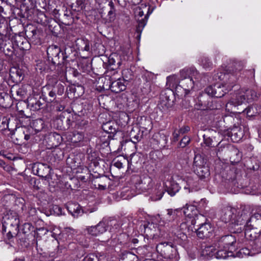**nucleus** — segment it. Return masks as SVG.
<instances>
[{
  "mask_svg": "<svg viewBox=\"0 0 261 261\" xmlns=\"http://www.w3.org/2000/svg\"><path fill=\"white\" fill-rule=\"evenodd\" d=\"M76 45L80 50L89 51L90 50L89 42L87 39L83 38L77 39Z\"/></svg>",
  "mask_w": 261,
  "mask_h": 261,
  "instance_id": "30",
  "label": "nucleus"
},
{
  "mask_svg": "<svg viewBox=\"0 0 261 261\" xmlns=\"http://www.w3.org/2000/svg\"><path fill=\"white\" fill-rule=\"evenodd\" d=\"M107 76L109 77V87L112 92L117 93L126 89L127 81L123 78L117 77L118 72L114 68L112 70L107 71Z\"/></svg>",
  "mask_w": 261,
  "mask_h": 261,
  "instance_id": "7",
  "label": "nucleus"
},
{
  "mask_svg": "<svg viewBox=\"0 0 261 261\" xmlns=\"http://www.w3.org/2000/svg\"><path fill=\"white\" fill-rule=\"evenodd\" d=\"M243 94H245L246 97V100L247 102H250L252 100H254L257 98V95L256 92L252 89H247L245 92H243Z\"/></svg>",
  "mask_w": 261,
  "mask_h": 261,
  "instance_id": "37",
  "label": "nucleus"
},
{
  "mask_svg": "<svg viewBox=\"0 0 261 261\" xmlns=\"http://www.w3.org/2000/svg\"><path fill=\"white\" fill-rule=\"evenodd\" d=\"M14 43L22 50H28L30 47V44L28 40L21 35H16L14 37Z\"/></svg>",
  "mask_w": 261,
  "mask_h": 261,
  "instance_id": "20",
  "label": "nucleus"
},
{
  "mask_svg": "<svg viewBox=\"0 0 261 261\" xmlns=\"http://www.w3.org/2000/svg\"><path fill=\"white\" fill-rule=\"evenodd\" d=\"M190 140L191 139L189 137H184L179 143L178 146L181 148L185 147L189 143Z\"/></svg>",
  "mask_w": 261,
  "mask_h": 261,
  "instance_id": "52",
  "label": "nucleus"
},
{
  "mask_svg": "<svg viewBox=\"0 0 261 261\" xmlns=\"http://www.w3.org/2000/svg\"><path fill=\"white\" fill-rule=\"evenodd\" d=\"M242 154L237 148H231L229 160L232 164H235L239 163L242 159Z\"/></svg>",
  "mask_w": 261,
  "mask_h": 261,
  "instance_id": "28",
  "label": "nucleus"
},
{
  "mask_svg": "<svg viewBox=\"0 0 261 261\" xmlns=\"http://www.w3.org/2000/svg\"><path fill=\"white\" fill-rule=\"evenodd\" d=\"M67 208L74 217H77L83 213L81 207L77 203L69 202L67 205Z\"/></svg>",
  "mask_w": 261,
  "mask_h": 261,
  "instance_id": "23",
  "label": "nucleus"
},
{
  "mask_svg": "<svg viewBox=\"0 0 261 261\" xmlns=\"http://www.w3.org/2000/svg\"><path fill=\"white\" fill-rule=\"evenodd\" d=\"M131 140L134 143L136 144L137 142L140 140V136L139 134L133 135L132 132L130 133Z\"/></svg>",
  "mask_w": 261,
  "mask_h": 261,
  "instance_id": "58",
  "label": "nucleus"
},
{
  "mask_svg": "<svg viewBox=\"0 0 261 261\" xmlns=\"http://www.w3.org/2000/svg\"><path fill=\"white\" fill-rule=\"evenodd\" d=\"M250 253V250L247 248H242L239 252V253L242 255V257L249 255Z\"/></svg>",
  "mask_w": 261,
  "mask_h": 261,
  "instance_id": "56",
  "label": "nucleus"
},
{
  "mask_svg": "<svg viewBox=\"0 0 261 261\" xmlns=\"http://www.w3.org/2000/svg\"><path fill=\"white\" fill-rule=\"evenodd\" d=\"M182 215L181 210L169 209L164 219L167 222H172L177 219Z\"/></svg>",
  "mask_w": 261,
  "mask_h": 261,
  "instance_id": "21",
  "label": "nucleus"
},
{
  "mask_svg": "<svg viewBox=\"0 0 261 261\" xmlns=\"http://www.w3.org/2000/svg\"><path fill=\"white\" fill-rule=\"evenodd\" d=\"M173 89H175L176 94L181 97L186 96L189 92H187L181 85V83L178 84Z\"/></svg>",
  "mask_w": 261,
  "mask_h": 261,
  "instance_id": "48",
  "label": "nucleus"
},
{
  "mask_svg": "<svg viewBox=\"0 0 261 261\" xmlns=\"http://www.w3.org/2000/svg\"><path fill=\"white\" fill-rule=\"evenodd\" d=\"M236 68V71L232 73H221V77L223 75L225 79L224 83H217L214 85L210 86L205 89V92L207 95L217 98L222 97L228 91H230L236 84L239 76V71L243 68V66L240 63H236L234 65Z\"/></svg>",
  "mask_w": 261,
  "mask_h": 261,
  "instance_id": "1",
  "label": "nucleus"
},
{
  "mask_svg": "<svg viewBox=\"0 0 261 261\" xmlns=\"http://www.w3.org/2000/svg\"><path fill=\"white\" fill-rule=\"evenodd\" d=\"M10 119L4 117L2 119L1 122H0V129L1 130L8 129L10 130L11 128L9 127Z\"/></svg>",
  "mask_w": 261,
  "mask_h": 261,
  "instance_id": "47",
  "label": "nucleus"
},
{
  "mask_svg": "<svg viewBox=\"0 0 261 261\" xmlns=\"http://www.w3.org/2000/svg\"><path fill=\"white\" fill-rule=\"evenodd\" d=\"M84 5L83 0H76L75 3L71 5L72 9L75 11H81L84 8Z\"/></svg>",
  "mask_w": 261,
  "mask_h": 261,
  "instance_id": "49",
  "label": "nucleus"
},
{
  "mask_svg": "<svg viewBox=\"0 0 261 261\" xmlns=\"http://www.w3.org/2000/svg\"><path fill=\"white\" fill-rule=\"evenodd\" d=\"M37 30L35 29H33L31 31H26L25 33L28 37L30 38H35V36L37 34Z\"/></svg>",
  "mask_w": 261,
  "mask_h": 261,
  "instance_id": "57",
  "label": "nucleus"
},
{
  "mask_svg": "<svg viewBox=\"0 0 261 261\" xmlns=\"http://www.w3.org/2000/svg\"><path fill=\"white\" fill-rule=\"evenodd\" d=\"M147 21V16L146 15L143 18L141 19H138V25L136 27V32L140 35L143 28L146 24Z\"/></svg>",
  "mask_w": 261,
  "mask_h": 261,
  "instance_id": "42",
  "label": "nucleus"
},
{
  "mask_svg": "<svg viewBox=\"0 0 261 261\" xmlns=\"http://www.w3.org/2000/svg\"><path fill=\"white\" fill-rule=\"evenodd\" d=\"M230 133L232 139L233 140L234 142L239 141L242 138L243 134L241 128L237 126H234L233 127L231 128Z\"/></svg>",
  "mask_w": 261,
  "mask_h": 261,
  "instance_id": "29",
  "label": "nucleus"
},
{
  "mask_svg": "<svg viewBox=\"0 0 261 261\" xmlns=\"http://www.w3.org/2000/svg\"><path fill=\"white\" fill-rule=\"evenodd\" d=\"M204 143L208 147H213L214 145L213 144V141L210 137H207L205 135H203Z\"/></svg>",
  "mask_w": 261,
  "mask_h": 261,
  "instance_id": "54",
  "label": "nucleus"
},
{
  "mask_svg": "<svg viewBox=\"0 0 261 261\" xmlns=\"http://www.w3.org/2000/svg\"><path fill=\"white\" fill-rule=\"evenodd\" d=\"M19 219L17 213L12 210H8L3 218V231L7 233L9 239L16 235L18 232Z\"/></svg>",
  "mask_w": 261,
  "mask_h": 261,
  "instance_id": "3",
  "label": "nucleus"
},
{
  "mask_svg": "<svg viewBox=\"0 0 261 261\" xmlns=\"http://www.w3.org/2000/svg\"><path fill=\"white\" fill-rule=\"evenodd\" d=\"M260 232L261 230H257L253 229V228H251L246 227L245 235L246 238L253 241L257 239Z\"/></svg>",
  "mask_w": 261,
  "mask_h": 261,
  "instance_id": "24",
  "label": "nucleus"
},
{
  "mask_svg": "<svg viewBox=\"0 0 261 261\" xmlns=\"http://www.w3.org/2000/svg\"><path fill=\"white\" fill-rule=\"evenodd\" d=\"M6 106L4 96H2V94H0V107H5Z\"/></svg>",
  "mask_w": 261,
  "mask_h": 261,
  "instance_id": "61",
  "label": "nucleus"
},
{
  "mask_svg": "<svg viewBox=\"0 0 261 261\" xmlns=\"http://www.w3.org/2000/svg\"><path fill=\"white\" fill-rule=\"evenodd\" d=\"M245 220L244 224L246 223V227L257 230H261V215L259 213H254L248 220Z\"/></svg>",
  "mask_w": 261,
  "mask_h": 261,
  "instance_id": "14",
  "label": "nucleus"
},
{
  "mask_svg": "<svg viewBox=\"0 0 261 261\" xmlns=\"http://www.w3.org/2000/svg\"><path fill=\"white\" fill-rule=\"evenodd\" d=\"M47 54L48 60L55 65L63 64L65 58L67 57L61 54L60 47L56 45H50L47 49Z\"/></svg>",
  "mask_w": 261,
  "mask_h": 261,
  "instance_id": "9",
  "label": "nucleus"
},
{
  "mask_svg": "<svg viewBox=\"0 0 261 261\" xmlns=\"http://www.w3.org/2000/svg\"><path fill=\"white\" fill-rule=\"evenodd\" d=\"M31 130H32L31 129ZM16 139L21 141L23 139L26 141L32 139V136L30 134V130L27 127H21L16 130L14 133Z\"/></svg>",
  "mask_w": 261,
  "mask_h": 261,
  "instance_id": "19",
  "label": "nucleus"
},
{
  "mask_svg": "<svg viewBox=\"0 0 261 261\" xmlns=\"http://www.w3.org/2000/svg\"><path fill=\"white\" fill-rule=\"evenodd\" d=\"M64 92V86L58 83V79L54 76L47 77L46 85L42 88V96L48 102L56 100L57 95H61Z\"/></svg>",
  "mask_w": 261,
  "mask_h": 261,
  "instance_id": "2",
  "label": "nucleus"
},
{
  "mask_svg": "<svg viewBox=\"0 0 261 261\" xmlns=\"http://www.w3.org/2000/svg\"><path fill=\"white\" fill-rule=\"evenodd\" d=\"M180 81L187 92L193 88L195 85H197L201 80V75L194 68L184 69L180 71Z\"/></svg>",
  "mask_w": 261,
  "mask_h": 261,
  "instance_id": "4",
  "label": "nucleus"
},
{
  "mask_svg": "<svg viewBox=\"0 0 261 261\" xmlns=\"http://www.w3.org/2000/svg\"><path fill=\"white\" fill-rule=\"evenodd\" d=\"M110 137L111 136L110 135L102 133V135L99 136L97 142L105 146L109 144Z\"/></svg>",
  "mask_w": 261,
  "mask_h": 261,
  "instance_id": "45",
  "label": "nucleus"
},
{
  "mask_svg": "<svg viewBox=\"0 0 261 261\" xmlns=\"http://www.w3.org/2000/svg\"><path fill=\"white\" fill-rule=\"evenodd\" d=\"M201 65L206 69H210L213 67V63L210 59L206 57H202L201 58Z\"/></svg>",
  "mask_w": 261,
  "mask_h": 261,
  "instance_id": "46",
  "label": "nucleus"
},
{
  "mask_svg": "<svg viewBox=\"0 0 261 261\" xmlns=\"http://www.w3.org/2000/svg\"><path fill=\"white\" fill-rule=\"evenodd\" d=\"M116 124L113 121H108L103 123L102 128L105 134L109 135L110 134H115L116 133Z\"/></svg>",
  "mask_w": 261,
  "mask_h": 261,
  "instance_id": "26",
  "label": "nucleus"
},
{
  "mask_svg": "<svg viewBox=\"0 0 261 261\" xmlns=\"http://www.w3.org/2000/svg\"><path fill=\"white\" fill-rule=\"evenodd\" d=\"M106 187H107L106 185H101L100 184L98 185V188L100 190H105L106 189Z\"/></svg>",
  "mask_w": 261,
  "mask_h": 261,
  "instance_id": "63",
  "label": "nucleus"
},
{
  "mask_svg": "<svg viewBox=\"0 0 261 261\" xmlns=\"http://www.w3.org/2000/svg\"><path fill=\"white\" fill-rule=\"evenodd\" d=\"M190 127L188 126H184L180 128L178 130L181 134H184L188 133L190 130Z\"/></svg>",
  "mask_w": 261,
  "mask_h": 261,
  "instance_id": "59",
  "label": "nucleus"
},
{
  "mask_svg": "<svg viewBox=\"0 0 261 261\" xmlns=\"http://www.w3.org/2000/svg\"><path fill=\"white\" fill-rule=\"evenodd\" d=\"M236 208L230 206L223 207L220 212V219L225 223L231 222L235 225H243L245 222V216H239Z\"/></svg>",
  "mask_w": 261,
  "mask_h": 261,
  "instance_id": "5",
  "label": "nucleus"
},
{
  "mask_svg": "<svg viewBox=\"0 0 261 261\" xmlns=\"http://www.w3.org/2000/svg\"><path fill=\"white\" fill-rule=\"evenodd\" d=\"M35 69L37 72L41 73L46 70V65L44 62L40 61L37 63Z\"/></svg>",
  "mask_w": 261,
  "mask_h": 261,
  "instance_id": "50",
  "label": "nucleus"
},
{
  "mask_svg": "<svg viewBox=\"0 0 261 261\" xmlns=\"http://www.w3.org/2000/svg\"><path fill=\"white\" fill-rule=\"evenodd\" d=\"M15 92L16 94L17 97L16 98L18 100L22 99L27 95V90L26 86L24 85L18 88Z\"/></svg>",
  "mask_w": 261,
  "mask_h": 261,
  "instance_id": "41",
  "label": "nucleus"
},
{
  "mask_svg": "<svg viewBox=\"0 0 261 261\" xmlns=\"http://www.w3.org/2000/svg\"><path fill=\"white\" fill-rule=\"evenodd\" d=\"M15 197L13 195H5L3 198V202H6V203L8 202H11L14 200Z\"/></svg>",
  "mask_w": 261,
  "mask_h": 261,
  "instance_id": "55",
  "label": "nucleus"
},
{
  "mask_svg": "<svg viewBox=\"0 0 261 261\" xmlns=\"http://www.w3.org/2000/svg\"><path fill=\"white\" fill-rule=\"evenodd\" d=\"M195 229L196 230L197 236L200 239L210 237L213 231V228L209 223L202 224L198 228Z\"/></svg>",
  "mask_w": 261,
  "mask_h": 261,
  "instance_id": "16",
  "label": "nucleus"
},
{
  "mask_svg": "<svg viewBox=\"0 0 261 261\" xmlns=\"http://www.w3.org/2000/svg\"><path fill=\"white\" fill-rule=\"evenodd\" d=\"M246 97L243 92L237 94L235 97H232L229 102L226 105V109L228 111L232 110V107H236L237 106L242 105L245 102Z\"/></svg>",
  "mask_w": 261,
  "mask_h": 261,
  "instance_id": "15",
  "label": "nucleus"
},
{
  "mask_svg": "<svg viewBox=\"0 0 261 261\" xmlns=\"http://www.w3.org/2000/svg\"><path fill=\"white\" fill-rule=\"evenodd\" d=\"M4 54L9 57H11L14 53V49L11 42L6 43L3 47Z\"/></svg>",
  "mask_w": 261,
  "mask_h": 261,
  "instance_id": "40",
  "label": "nucleus"
},
{
  "mask_svg": "<svg viewBox=\"0 0 261 261\" xmlns=\"http://www.w3.org/2000/svg\"><path fill=\"white\" fill-rule=\"evenodd\" d=\"M138 15L140 17H142L144 15V13L142 10H141V9H139L138 11L137 12Z\"/></svg>",
  "mask_w": 261,
  "mask_h": 261,
  "instance_id": "64",
  "label": "nucleus"
},
{
  "mask_svg": "<svg viewBox=\"0 0 261 261\" xmlns=\"http://www.w3.org/2000/svg\"><path fill=\"white\" fill-rule=\"evenodd\" d=\"M106 255L105 254H99L98 255L95 253L89 254L87 255L83 261H105Z\"/></svg>",
  "mask_w": 261,
  "mask_h": 261,
  "instance_id": "31",
  "label": "nucleus"
},
{
  "mask_svg": "<svg viewBox=\"0 0 261 261\" xmlns=\"http://www.w3.org/2000/svg\"><path fill=\"white\" fill-rule=\"evenodd\" d=\"M44 127V123L43 120L41 119H36L33 120L30 126L27 127L29 130L30 131V134L32 136V140H35V141L37 140L36 139V137L35 136V135H37L42 131Z\"/></svg>",
  "mask_w": 261,
  "mask_h": 261,
  "instance_id": "13",
  "label": "nucleus"
},
{
  "mask_svg": "<svg viewBox=\"0 0 261 261\" xmlns=\"http://www.w3.org/2000/svg\"><path fill=\"white\" fill-rule=\"evenodd\" d=\"M108 62L110 67L108 71L112 70V68H114L116 71L115 69L121 64L120 57L116 54H113L110 56L108 58Z\"/></svg>",
  "mask_w": 261,
  "mask_h": 261,
  "instance_id": "22",
  "label": "nucleus"
},
{
  "mask_svg": "<svg viewBox=\"0 0 261 261\" xmlns=\"http://www.w3.org/2000/svg\"><path fill=\"white\" fill-rule=\"evenodd\" d=\"M130 181L140 192H147L153 187L152 179L147 174L133 175Z\"/></svg>",
  "mask_w": 261,
  "mask_h": 261,
  "instance_id": "6",
  "label": "nucleus"
},
{
  "mask_svg": "<svg viewBox=\"0 0 261 261\" xmlns=\"http://www.w3.org/2000/svg\"><path fill=\"white\" fill-rule=\"evenodd\" d=\"M87 230L88 234L97 236L107 230V224L105 222L100 221L95 226L88 227Z\"/></svg>",
  "mask_w": 261,
  "mask_h": 261,
  "instance_id": "17",
  "label": "nucleus"
},
{
  "mask_svg": "<svg viewBox=\"0 0 261 261\" xmlns=\"http://www.w3.org/2000/svg\"><path fill=\"white\" fill-rule=\"evenodd\" d=\"M22 233L26 235L27 237H36L37 238L39 233L38 231H44L43 228H40L37 229L36 231L33 226L30 223H24L22 228Z\"/></svg>",
  "mask_w": 261,
  "mask_h": 261,
  "instance_id": "18",
  "label": "nucleus"
},
{
  "mask_svg": "<svg viewBox=\"0 0 261 261\" xmlns=\"http://www.w3.org/2000/svg\"><path fill=\"white\" fill-rule=\"evenodd\" d=\"M180 80L176 75H172L167 77L166 85L169 88H173L178 84Z\"/></svg>",
  "mask_w": 261,
  "mask_h": 261,
  "instance_id": "34",
  "label": "nucleus"
},
{
  "mask_svg": "<svg viewBox=\"0 0 261 261\" xmlns=\"http://www.w3.org/2000/svg\"><path fill=\"white\" fill-rule=\"evenodd\" d=\"M216 247V243L212 246H206L202 250V254L205 256L215 257Z\"/></svg>",
  "mask_w": 261,
  "mask_h": 261,
  "instance_id": "32",
  "label": "nucleus"
},
{
  "mask_svg": "<svg viewBox=\"0 0 261 261\" xmlns=\"http://www.w3.org/2000/svg\"><path fill=\"white\" fill-rule=\"evenodd\" d=\"M155 225L153 223H148L144 227V232L148 237H153L155 233Z\"/></svg>",
  "mask_w": 261,
  "mask_h": 261,
  "instance_id": "38",
  "label": "nucleus"
},
{
  "mask_svg": "<svg viewBox=\"0 0 261 261\" xmlns=\"http://www.w3.org/2000/svg\"><path fill=\"white\" fill-rule=\"evenodd\" d=\"M164 194V189L161 185H156L153 192L151 199L152 201L160 200Z\"/></svg>",
  "mask_w": 261,
  "mask_h": 261,
  "instance_id": "27",
  "label": "nucleus"
},
{
  "mask_svg": "<svg viewBox=\"0 0 261 261\" xmlns=\"http://www.w3.org/2000/svg\"><path fill=\"white\" fill-rule=\"evenodd\" d=\"M113 165L118 169H121L124 167V165L128 164V161L123 156H118L113 161Z\"/></svg>",
  "mask_w": 261,
  "mask_h": 261,
  "instance_id": "33",
  "label": "nucleus"
},
{
  "mask_svg": "<svg viewBox=\"0 0 261 261\" xmlns=\"http://www.w3.org/2000/svg\"><path fill=\"white\" fill-rule=\"evenodd\" d=\"M111 225H113L110 228V231L113 233L120 232V224L116 221H111Z\"/></svg>",
  "mask_w": 261,
  "mask_h": 261,
  "instance_id": "51",
  "label": "nucleus"
},
{
  "mask_svg": "<svg viewBox=\"0 0 261 261\" xmlns=\"http://www.w3.org/2000/svg\"><path fill=\"white\" fill-rule=\"evenodd\" d=\"M41 97L39 95H33L29 97L27 99V103L24 102H19L16 105V108L17 111L19 112V114L23 116H25L24 114V111L22 110H20L19 107L21 105L29 107L31 110L37 111L41 109L42 103L40 101Z\"/></svg>",
  "mask_w": 261,
  "mask_h": 261,
  "instance_id": "11",
  "label": "nucleus"
},
{
  "mask_svg": "<svg viewBox=\"0 0 261 261\" xmlns=\"http://www.w3.org/2000/svg\"><path fill=\"white\" fill-rule=\"evenodd\" d=\"M84 136L83 133L74 132L72 133L71 142L73 144L81 143L84 141Z\"/></svg>",
  "mask_w": 261,
  "mask_h": 261,
  "instance_id": "36",
  "label": "nucleus"
},
{
  "mask_svg": "<svg viewBox=\"0 0 261 261\" xmlns=\"http://www.w3.org/2000/svg\"><path fill=\"white\" fill-rule=\"evenodd\" d=\"M155 137L156 138L159 144L162 147L165 146L168 142V136L163 133H159Z\"/></svg>",
  "mask_w": 261,
  "mask_h": 261,
  "instance_id": "44",
  "label": "nucleus"
},
{
  "mask_svg": "<svg viewBox=\"0 0 261 261\" xmlns=\"http://www.w3.org/2000/svg\"><path fill=\"white\" fill-rule=\"evenodd\" d=\"M206 162L201 155H195L193 161V168L198 177L204 179L208 178L210 175L209 168L205 166Z\"/></svg>",
  "mask_w": 261,
  "mask_h": 261,
  "instance_id": "8",
  "label": "nucleus"
},
{
  "mask_svg": "<svg viewBox=\"0 0 261 261\" xmlns=\"http://www.w3.org/2000/svg\"><path fill=\"white\" fill-rule=\"evenodd\" d=\"M10 75L16 82H20L23 79L21 71L16 68H14L10 71Z\"/></svg>",
  "mask_w": 261,
  "mask_h": 261,
  "instance_id": "35",
  "label": "nucleus"
},
{
  "mask_svg": "<svg viewBox=\"0 0 261 261\" xmlns=\"http://www.w3.org/2000/svg\"><path fill=\"white\" fill-rule=\"evenodd\" d=\"M179 210H181L182 214L184 213L185 216L192 218L195 214L194 212L196 211V208L193 205H188Z\"/></svg>",
  "mask_w": 261,
  "mask_h": 261,
  "instance_id": "39",
  "label": "nucleus"
},
{
  "mask_svg": "<svg viewBox=\"0 0 261 261\" xmlns=\"http://www.w3.org/2000/svg\"><path fill=\"white\" fill-rule=\"evenodd\" d=\"M156 249L164 258L172 259L177 255V250L172 242H162L156 246Z\"/></svg>",
  "mask_w": 261,
  "mask_h": 261,
  "instance_id": "10",
  "label": "nucleus"
},
{
  "mask_svg": "<svg viewBox=\"0 0 261 261\" xmlns=\"http://www.w3.org/2000/svg\"><path fill=\"white\" fill-rule=\"evenodd\" d=\"M115 14V9H110V10L108 12V15L110 16V18H112L114 17Z\"/></svg>",
  "mask_w": 261,
  "mask_h": 261,
  "instance_id": "62",
  "label": "nucleus"
},
{
  "mask_svg": "<svg viewBox=\"0 0 261 261\" xmlns=\"http://www.w3.org/2000/svg\"><path fill=\"white\" fill-rule=\"evenodd\" d=\"M50 172L49 167L44 165H41L40 167L38 168L37 171L38 175L41 177H46L47 174Z\"/></svg>",
  "mask_w": 261,
  "mask_h": 261,
  "instance_id": "43",
  "label": "nucleus"
},
{
  "mask_svg": "<svg viewBox=\"0 0 261 261\" xmlns=\"http://www.w3.org/2000/svg\"><path fill=\"white\" fill-rule=\"evenodd\" d=\"M236 242L235 237L231 234L223 236L220 238H217L216 246L218 248L223 247L228 250L235 249L234 244Z\"/></svg>",
  "mask_w": 261,
  "mask_h": 261,
  "instance_id": "12",
  "label": "nucleus"
},
{
  "mask_svg": "<svg viewBox=\"0 0 261 261\" xmlns=\"http://www.w3.org/2000/svg\"><path fill=\"white\" fill-rule=\"evenodd\" d=\"M179 190L178 186L175 184L172 185L171 188H169L167 190L168 193L171 196L175 195L176 192Z\"/></svg>",
  "mask_w": 261,
  "mask_h": 261,
  "instance_id": "53",
  "label": "nucleus"
},
{
  "mask_svg": "<svg viewBox=\"0 0 261 261\" xmlns=\"http://www.w3.org/2000/svg\"><path fill=\"white\" fill-rule=\"evenodd\" d=\"M180 133L179 130H175L173 133V139L174 141H176L178 140L179 134Z\"/></svg>",
  "mask_w": 261,
  "mask_h": 261,
  "instance_id": "60",
  "label": "nucleus"
},
{
  "mask_svg": "<svg viewBox=\"0 0 261 261\" xmlns=\"http://www.w3.org/2000/svg\"><path fill=\"white\" fill-rule=\"evenodd\" d=\"M231 255L232 254V251L231 250H228V249H224L221 247V248H218L216 247V251L215 253V257L218 259H225L228 256Z\"/></svg>",
  "mask_w": 261,
  "mask_h": 261,
  "instance_id": "25",
  "label": "nucleus"
}]
</instances>
